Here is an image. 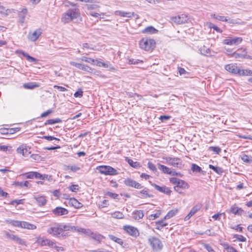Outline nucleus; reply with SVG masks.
<instances>
[{"mask_svg": "<svg viewBox=\"0 0 252 252\" xmlns=\"http://www.w3.org/2000/svg\"><path fill=\"white\" fill-rule=\"evenodd\" d=\"M80 15L79 6L77 4H74L63 14L61 21L64 24L68 23L74 19L78 18Z\"/></svg>", "mask_w": 252, "mask_h": 252, "instance_id": "obj_1", "label": "nucleus"}, {"mask_svg": "<svg viewBox=\"0 0 252 252\" xmlns=\"http://www.w3.org/2000/svg\"><path fill=\"white\" fill-rule=\"evenodd\" d=\"M48 233L58 237H65L68 236V233H63L62 223H55L48 229Z\"/></svg>", "mask_w": 252, "mask_h": 252, "instance_id": "obj_2", "label": "nucleus"}, {"mask_svg": "<svg viewBox=\"0 0 252 252\" xmlns=\"http://www.w3.org/2000/svg\"><path fill=\"white\" fill-rule=\"evenodd\" d=\"M139 44L142 49L149 51L153 50L155 48L156 42L153 39L143 38L139 41Z\"/></svg>", "mask_w": 252, "mask_h": 252, "instance_id": "obj_3", "label": "nucleus"}, {"mask_svg": "<svg viewBox=\"0 0 252 252\" xmlns=\"http://www.w3.org/2000/svg\"><path fill=\"white\" fill-rule=\"evenodd\" d=\"M96 169L101 174L105 175H116L118 174L117 170L110 166H99Z\"/></svg>", "mask_w": 252, "mask_h": 252, "instance_id": "obj_4", "label": "nucleus"}, {"mask_svg": "<svg viewBox=\"0 0 252 252\" xmlns=\"http://www.w3.org/2000/svg\"><path fill=\"white\" fill-rule=\"evenodd\" d=\"M167 164L175 167L181 168L183 166L182 160L178 158L166 157L163 158Z\"/></svg>", "mask_w": 252, "mask_h": 252, "instance_id": "obj_5", "label": "nucleus"}, {"mask_svg": "<svg viewBox=\"0 0 252 252\" xmlns=\"http://www.w3.org/2000/svg\"><path fill=\"white\" fill-rule=\"evenodd\" d=\"M153 250L154 251H160L162 248V244L160 240L155 237H153L148 239Z\"/></svg>", "mask_w": 252, "mask_h": 252, "instance_id": "obj_6", "label": "nucleus"}, {"mask_svg": "<svg viewBox=\"0 0 252 252\" xmlns=\"http://www.w3.org/2000/svg\"><path fill=\"white\" fill-rule=\"evenodd\" d=\"M124 230L129 235L134 237H137L139 235V232L137 228L131 225L124 226Z\"/></svg>", "mask_w": 252, "mask_h": 252, "instance_id": "obj_7", "label": "nucleus"}, {"mask_svg": "<svg viewBox=\"0 0 252 252\" xmlns=\"http://www.w3.org/2000/svg\"><path fill=\"white\" fill-rule=\"evenodd\" d=\"M53 214L56 217H60L67 215L69 211L67 209L62 207H57L56 208L52 210Z\"/></svg>", "mask_w": 252, "mask_h": 252, "instance_id": "obj_8", "label": "nucleus"}, {"mask_svg": "<svg viewBox=\"0 0 252 252\" xmlns=\"http://www.w3.org/2000/svg\"><path fill=\"white\" fill-rule=\"evenodd\" d=\"M70 64L71 65L74 66L80 69H81L82 70L86 71H87L89 72H93V71L94 70V69L92 68L90 66H89L87 65L84 64L77 63L74 62H70Z\"/></svg>", "mask_w": 252, "mask_h": 252, "instance_id": "obj_9", "label": "nucleus"}, {"mask_svg": "<svg viewBox=\"0 0 252 252\" xmlns=\"http://www.w3.org/2000/svg\"><path fill=\"white\" fill-rule=\"evenodd\" d=\"M41 34L40 29H36L34 32H30L28 34V39L32 42L35 41Z\"/></svg>", "mask_w": 252, "mask_h": 252, "instance_id": "obj_10", "label": "nucleus"}, {"mask_svg": "<svg viewBox=\"0 0 252 252\" xmlns=\"http://www.w3.org/2000/svg\"><path fill=\"white\" fill-rule=\"evenodd\" d=\"M18 154H22L24 157L28 156L30 153V148L26 145L22 144L20 145L16 150Z\"/></svg>", "mask_w": 252, "mask_h": 252, "instance_id": "obj_11", "label": "nucleus"}, {"mask_svg": "<svg viewBox=\"0 0 252 252\" xmlns=\"http://www.w3.org/2000/svg\"><path fill=\"white\" fill-rule=\"evenodd\" d=\"M189 188V185L184 180L180 179L176 186L174 187V190L181 193L182 192L180 189H187Z\"/></svg>", "mask_w": 252, "mask_h": 252, "instance_id": "obj_12", "label": "nucleus"}, {"mask_svg": "<svg viewBox=\"0 0 252 252\" xmlns=\"http://www.w3.org/2000/svg\"><path fill=\"white\" fill-rule=\"evenodd\" d=\"M243 40L242 37H235L234 38H227L223 40V43L224 44L233 45H238L241 43Z\"/></svg>", "mask_w": 252, "mask_h": 252, "instance_id": "obj_13", "label": "nucleus"}, {"mask_svg": "<svg viewBox=\"0 0 252 252\" xmlns=\"http://www.w3.org/2000/svg\"><path fill=\"white\" fill-rule=\"evenodd\" d=\"M241 50H242V49ZM240 51V50L239 49L238 50V52H235L233 53V55H232L233 57L236 59L242 58V59H248L252 60V56L248 55L247 54V52L245 49H243V53H240L238 52Z\"/></svg>", "mask_w": 252, "mask_h": 252, "instance_id": "obj_14", "label": "nucleus"}, {"mask_svg": "<svg viewBox=\"0 0 252 252\" xmlns=\"http://www.w3.org/2000/svg\"><path fill=\"white\" fill-rule=\"evenodd\" d=\"M124 184L128 187H133L135 189H141L142 188L141 185L139 183L136 182L135 181L130 179L127 178L124 181Z\"/></svg>", "mask_w": 252, "mask_h": 252, "instance_id": "obj_15", "label": "nucleus"}, {"mask_svg": "<svg viewBox=\"0 0 252 252\" xmlns=\"http://www.w3.org/2000/svg\"><path fill=\"white\" fill-rule=\"evenodd\" d=\"M6 237L7 238H9L10 239H11L16 242L17 243L20 244V245H25V242L24 241L18 237L17 236L15 235L12 233H10L8 232H5Z\"/></svg>", "mask_w": 252, "mask_h": 252, "instance_id": "obj_16", "label": "nucleus"}, {"mask_svg": "<svg viewBox=\"0 0 252 252\" xmlns=\"http://www.w3.org/2000/svg\"><path fill=\"white\" fill-rule=\"evenodd\" d=\"M202 207V205L200 204H198L193 206L189 213L188 214L187 216L185 218V220H188L193 215H194L197 211L200 210Z\"/></svg>", "mask_w": 252, "mask_h": 252, "instance_id": "obj_17", "label": "nucleus"}, {"mask_svg": "<svg viewBox=\"0 0 252 252\" xmlns=\"http://www.w3.org/2000/svg\"><path fill=\"white\" fill-rule=\"evenodd\" d=\"M151 185L154 187L157 190L160 192L164 193L167 195H169L171 192V190L166 186L160 187L155 183H152Z\"/></svg>", "mask_w": 252, "mask_h": 252, "instance_id": "obj_18", "label": "nucleus"}, {"mask_svg": "<svg viewBox=\"0 0 252 252\" xmlns=\"http://www.w3.org/2000/svg\"><path fill=\"white\" fill-rule=\"evenodd\" d=\"M52 141H54V144L56 146H54L48 145V150H53L61 148V147L58 145L60 141L59 139L52 136H48V142Z\"/></svg>", "mask_w": 252, "mask_h": 252, "instance_id": "obj_19", "label": "nucleus"}, {"mask_svg": "<svg viewBox=\"0 0 252 252\" xmlns=\"http://www.w3.org/2000/svg\"><path fill=\"white\" fill-rule=\"evenodd\" d=\"M187 16L185 14H182L173 17L172 21L177 24H182L185 23L187 21Z\"/></svg>", "mask_w": 252, "mask_h": 252, "instance_id": "obj_20", "label": "nucleus"}, {"mask_svg": "<svg viewBox=\"0 0 252 252\" xmlns=\"http://www.w3.org/2000/svg\"><path fill=\"white\" fill-rule=\"evenodd\" d=\"M99 67L102 66L104 68H110V70H115L113 66H112L109 62L103 63L99 61V60H95L94 64Z\"/></svg>", "mask_w": 252, "mask_h": 252, "instance_id": "obj_21", "label": "nucleus"}, {"mask_svg": "<svg viewBox=\"0 0 252 252\" xmlns=\"http://www.w3.org/2000/svg\"><path fill=\"white\" fill-rule=\"evenodd\" d=\"M225 69L228 72L235 74H238L239 72V67L234 64H227L225 66Z\"/></svg>", "mask_w": 252, "mask_h": 252, "instance_id": "obj_22", "label": "nucleus"}, {"mask_svg": "<svg viewBox=\"0 0 252 252\" xmlns=\"http://www.w3.org/2000/svg\"><path fill=\"white\" fill-rule=\"evenodd\" d=\"M28 13V10L27 8H23L22 10L19 12L18 14L19 20L20 24L23 25L25 22L26 16Z\"/></svg>", "mask_w": 252, "mask_h": 252, "instance_id": "obj_23", "label": "nucleus"}, {"mask_svg": "<svg viewBox=\"0 0 252 252\" xmlns=\"http://www.w3.org/2000/svg\"><path fill=\"white\" fill-rule=\"evenodd\" d=\"M62 228L63 233H67L66 231H76V227L75 226H72L69 224H62Z\"/></svg>", "mask_w": 252, "mask_h": 252, "instance_id": "obj_24", "label": "nucleus"}, {"mask_svg": "<svg viewBox=\"0 0 252 252\" xmlns=\"http://www.w3.org/2000/svg\"><path fill=\"white\" fill-rule=\"evenodd\" d=\"M69 204L77 209H79L83 207V204L75 198H71L69 199Z\"/></svg>", "mask_w": 252, "mask_h": 252, "instance_id": "obj_25", "label": "nucleus"}, {"mask_svg": "<svg viewBox=\"0 0 252 252\" xmlns=\"http://www.w3.org/2000/svg\"><path fill=\"white\" fill-rule=\"evenodd\" d=\"M166 220V219H164V218H163L162 219H161L158 221H156L155 222V225L156 226V228L158 230H160L163 227L167 225L168 223L164 221V220Z\"/></svg>", "mask_w": 252, "mask_h": 252, "instance_id": "obj_26", "label": "nucleus"}, {"mask_svg": "<svg viewBox=\"0 0 252 252\" xmlns=\"http://www.w3.org/2000/svg\"><path fill=\"white\" fill-rule=\"evenodd\" d=\"M34 198L36 200L39 206H43L46 203V199L45 196L35 195L34 196Z\"/></svg>", "mask_w": 252, "mask_h": 252, "instance_id": "obj_27", "label": "nucleus"}, {"mask_svg": "<svg viewBox=\"0 0 252 252\" xmlns=\"http://www.w3.org/2000/svg\"><path fill=\"white\" fill-rule=\"evenodd\" d=\"M144 217V213L142 210H137L133 212L132 217L136 220L142 219Z\"/></svg>", "mask_w": 252, "mask_h": 252, "instance_id": "obj_28", "label": "nucleus"}, {"mask_svg": "<svg viewBox=\"0 0 252 252\" xmlns=\"http://www.w3.org/2000/svg\"><path fill=\"white\" fill-rule=\"evenodd\" d=\"M126 160L128 163V164L132 167L135 168H138L141 167L140 164L137 161H134L131 159L126 157Z\"/></svg>", "mask_w": 252, "mask_h": 252, "instance_id": "obj_29", "label": "nucleus"}, {"mask_svg": "<svg viewBox=\"0 0 252 252\" xmlns=\"http://www.w3.org/2000/svg\"><path fill=\"white\" fill-rule=\"evenodd\" d=\"M48 247L52 248H55L58 252L64 251V248L62 247L57 246L56 243L52 241L48 240Z\"/></svg>", "mask_w": 252, "mask_h": 252, "instance_id": "obj_30", "label": "nucleus"}, {"mask_svg": "<svg viewBox=\"0 0 252 252\" xmlns=\"http://www.w3.org/2000/svg\"><path fill=\"white\" fill-rule=\"evenodd\" d=\"M238 75L240 76H252V70L250 69H241L239 68Z\"/></svg>", "mask_w": 252, "mask_h": 252, "instance_id": "obj_31", "label": "nucleus"}, {"mask_svg": "<svg viewBox=\"0 0 252 252\" xmlns=\"http://www.w3.org/2000/svg\"><path fill=\"white\" fill-rule=\"evenodd\" d=\"M20 227L28 229H34L36 228V226L26 221H21Z\"/></svg>", "mask_w": 252, "mask_h": 252, "instance_id": "obj_32", "label": "nucleus"}, {"mask_svg": "<svg viewBox=\"0 0 252 252\" xmlns=\"http://www.w3.org/2000/svg\"><path fill=\"white\" fill-rule=\"evenodd\" d=\"M200 51L201 53V54L207 56H211V51L207 47L203 46V47H201L200 49Z\"/></svg>", "mask_w": 252, "mask_h": 252, "instance_id": "obj_33", "label": "nucleus"}, {"mask_svg": "<svg viewBox=\"0 0 252 252\" xmlns=\"http://www.w3.org/2000/svg\"><path fill=\"white\" fill-rule=\"evenodd\" d=\"M230 212L234 215H241L244 211L240 208L237 207H232L230 210Z\"/></svg>", "mask_w": 252, "mask_h": 252, "instance_id": "obj_34", "label": "nucleus"}, {"mask_svg": "<svg viewBox=\"0 0 252 252\" xmlns=\"http://www.w3.org/2000/svg\"><path fill=\"white\" fill-rule=\"evenodd\" d=\"M116 14L122 17H126L128 18L131 17L134 15L133 12H127L122 11H117Z\"/></svg>", "mask_w": 252, "mask_h": 252, "instance_id": "obj_35", "label": "nucleus"}, {"mask_svg": "<svg viewBox=\"0 0 252 252\" xmlns=\"http://www.w3.org/2000/svg\"><path fill=\"white\" fill-rule=\"evenodd\" d=\"M158 169L162 171L164 173L170 175L171 169L163 165L158 164Z\"/></svg>", "mask_w": 252, "mask_h": 252, "instance_id": "obj_36", "label": "nucleus"}, {"mask_svg": "<svg viewBox=\"0 0 252 252\" xmlns=\"http://www.w3.org/2000/svg\"><path fill=\"white\" fill-rule=\"evenodd\" d=\"M178 213V210L177 209H173L170 211H169L168 213L166 214V215L164 217V219H169L174 216L176 215V214Z\"/></svg>", "mask_w": 252, "mask_h": 252, "instance_id": "obj_37", "label": "nucleus"}, {"mask_svg": "<svg viewBox=\"0 0 252 252\" xmlns=\"http://www.w3.org/2000/svg\"><path fill=\"white\" fill-rule=\"evenodd\" d=\"M108 237L111 240L115 242L121 246H123L124 241L122 239L117 238L113 235H109Z\"/></svg>", "mask_w": 252, "mask_h": 252, "instance_id": "obj_38", "label": "nucleus"}, {"mask_svg": "<svg viewBox=\"0 0 252 252\" xmlns=\"http://www.w3.org/2000/svg\"><path fill=\"white\" fill-rule=\"evenodd\" d=\"M140 193L142 194V197L143 198H152L153 197L152 194L149 193V189H144L141 190Z\"/></svg>", "mask_w": 252, "mask_h": 252, "instance_id": "obj_39", "label": "nucleus"}, {"mask_svg": "<svg viewBox=\"0 0 252 252\" xmlns=\"http://www.w3.org/2000/svg\"><path fill=\"white\" fill-rule=\"evenodd\" d=\"M209 167L219 174H221L223 173V170L221 167L215 166L211 164L209 165Z\"/></svg>", "mask_w": 252, "mask_h": 252, "instance_id": "obj_40", "label": "nucleus"}, {"mask_svg": "<svg viewBox=\"0 0 252 252\" xmlns=\"http://www.w3.org/2000/svg\"><path fill=\"white\" fill-rule=\"evenodd\" d=\"M158 31L155 29L152 26H150L146 28L143 31V33H154L157 32Z\"/></svg>", "mask_w": 252, "mask_h": 252, "instance_id": "obj_41", "label": "nucleus"}, {"mask_svg": "<svg viewBox=\"0 0 252 252\" xmlns=\"http://www.w3.org/2000/svg\"><path fill=\"white\" fill-rule=\"evenodd\" d=\"M191 170L193 172L196 173H200L203 172L200 167L194 163H193L191 165Z\"/></svg>", "mask_w": 252, "mask_h": 252, "instance_id": "obj_42", "label": "nucleus"}, {"mask_svg": "<svg viewBox=\"0 0 252 252\" xmlns=\"http://www.w3.org/2000/svg\"><path fill=\"white\" fill-rule=\"evenodd\" d=\"M90 233L91 234H90V235L89 236H91L92 238H93V239H94L96 240H101L103 238V236L101 235L96 233H94V232H92V231H91Z\"/></svg>", "mask_w": 252, "mask_h": 252, "instance_id": "obj_43", "label": "nucleus"}, {"mask_svg": "<svg viewBox=\"0 0 252 252\" xmlns=\"http://www.w3.org/2000/svg\"><path fill=\"white\" fill-rule=\"evenodd\" d=\"M211 17L218 20L219 21H223V22H227L228 19L226 17L220 15H216L215 14H211Z\"/></svg>", "mask_w": 252, "mask_h": 252, "instance_id": "obj_44", "label": "nucleus"}, {"mask_svg": "<svg viewBox=\"0 0 252 252\" xmlns=\"http://www.w3.org/2000/svg\"><path fill=\"white\" fill-rule=\"evenodd\" d=\"M113 218L115 219H123L124 218V214L120 212H115L111 214Z\"/></svg>", "mask_w": 252, "mask_h": 252, "instance_id": "obj_45", "label": "nucleus"}, {"mask_svg": "<svg viewBox=\"0 0 252 252\" xmlns=\"http://www.w3.org/2000/svg\"><path fill=\"white\" fill-rule=\"evenodd\" d=\"M76 231L85 234L87 236H89L90 234H91V230L89 229H85L83 228H79L77 229H76Z\"/></svg>", "mask_w": 252, "mask_h": 252, "instance_id": "obj_46", "label": "nucleus"}, {"mask_svg": "<svg viewBox=\"0 0 252 252\" xmlns=\"http://www.w3.org/2000/svg\"><path fill=\"white\" fill-rule=\"evenodd\" d=\"M241 159L245 162L251 163L252 162V158L246 154H243L242 156Z\"/></svg>", "mask_w": 252, "mask_h": 252, "instance_id": "obj_47", "label": "nucleus"}, {"mask_svg": "<svg viewBox=\"0 0 252 252\" xmlns=\"http://www.w3.org/2000/svg\"><path fill=\"white\" fill-rule=\"evenodd\" d=\"M81 60L84 62H85L86 63H90L93 64H94L95 63V60L91 58H88L85 56L82 57L81 58Z\"/></svg>", "mask_w": 252, "mask_h": 252, "instance_id": "obj_48", "label": "nucleus"}, {"mask_svg": "<svg viewBox=\"0 0 252 252\" xmlns=\"http://www.w3.org/2000/svg\"><path fill=\"white\" fill-rule=\"evenodd\" d=\"M87 11H92L93 9H97L99 8V6L97 4H87Z\"/></svg>", "mask_w": 252, "mask_h": 252, "instance_id": "obj_49", "label": "nucleus"}, {"mask_svg": "<svg viewBox=\"0 0 252 252\" xmlns=\"http://www.w3.org/2000/svg\"><path fill=\"white\" fill-rule=\"evenodd\" d=\"M22 54L23 55V56L24 57L26 58L27 60H28L31 62H34L36 61V59L35 58L30 56L28 53H27L25 52L22 51Z\"/></svg>", "mask_w": 252, "mask_h": 252, "instance_id": "obj_50", "label": "nucleus"}, {"mask_svg": "<svg viewBox=\"0 0 252 252\" xmlns=\"http://www.w3.org/2000/svg\"><path fill=\"white\" fill-rule=\"evenodd\" d=\"M161 214V211L160 210H158L156 213L154 214H151L149 216V218L150 220H155L157 218H158Z\"/></svg>", "mask_w": 252, "mask_h": 252, "instance_id": "obj_51", "label": "nucleus"}, {"mask_svg": "<svg viewBox=\"0 0 252 252\" xmlns=\"http://www.w3.org/2000/svg\"><path fill=\"white\" fill-rule=\"evenodd\" d=\"M208 150L213 151L216 154H219L221 152V149L219 147H209Z\"/></svg>", "mask_w": 252, "mask_h": 252, "instance_id": "obj_52", "label": "nucleus"}, {"mask_svg": "<svg viewBox=\"0 0 252 252\" xmlns=\"http://www.w3.org/2000/svg\"><path fill=\"white\" fill-rule=\"evenodd\" d=\"M62 120L60 118L48 119V125H53L56 123H60Z\"/></svg>", "mask_w": 252, "mask_h": 252, "instance_id": "obj_53", "label": "nucleus"}, {"mask_svg": "<svg viewBox=\"0 0 252 252\" xmlns=\"http://www.w3.org/2000/svg\"><path fill=\"white\" fill-rule=\"evenodd\" d=\"M10 12V9H5V8L0 4V13L4 15H8L9 13Z\"/></svg>", "mask_w": 252, "mask_h": 252, "instance_id": "obj_54", "label": "nucleus"}, {"mask_svg": "<svg viewBox=\"0 0 252 252\" xmlns=\"http://www.w3.org/2000/svg\"><path fill=\"white\" fill-rule=\"evenodd\" d=\"M234 238H235L240 242H244L246 241V238L241 235L235 234L234 235Z\"/></svg>", "mask_w": 252, "mask_h": 252, "instance_id": "obj_55", "label": "nucleus"}, {"mask_svg": "<svg viewBox=\"0 0 252 252\" xmlns=\"http://www.w3.org/2000/svg\"><path fill=\"white\" fill-rule=\"evenodd\" d=\"M37 86L32 83H26L24 85L25 88L28 89H32L37 87Z\"/></svg>", "mask_w": 252, "mask_h": 252, "instance_id": "obj_56", "label": "nucleus"}, {"mask_svg": "<svg viewBox=\"0 0 252 252\" xmlns=\"http://www.w3.org/2000/svg\"><path fill=\"white\" fill-rule=\"evenodd\" d=\"M24 202V199H15L11 201L10 204L11 205H19L23 204Z\"/></svg>", "mask_w": 252, "mask_h": 252, "instance_id": "obj_57", "label": "nucleus"}, {"mask_svg": "<svg viewBox=\"0 0 252 252\" xmlns=\"http://www.w3.org/2000/svg\"><path fill=\"white\" fill-rule=\"evenodd\" d=\"M67 168L68 169H70L73 172H76L80 169L79 166L75 165L68 166Z\"/></svg>", "mask_w": 252, "mask_h": 252, "instance_id": "obj_58", "label": "nucleus"}, {"mask_svg": "<svg viewBox=\"0 0 252 252\" xmlns=\"http://www.w3.org/2000/svg\"><path fill=\"white\" fill-rule=\"evenodd\" d=\"M69 189L72 191L76 192L78 190H79V187L77 185H72L69 187Z\"/></svg>", "mask_w": 252, "mask_h": 252, "instance_id": "obj_59", "label": "nucleus"}, {"mask_svg": "<svg viewBox=\"0 0 252 252\" xmlns=\"http://www.w3.org/2000/svg\"><path fill=\"white\" fill-rule=\"evenodd\" d=\"M148 167L150 170H152L153 172H156L157 171V169L155 165L151 162H148Z\"/></svg>", "mask_w": 252, "mask_h": 252, "instance_id": "obj_60", "label": "nucleus"}, {"mask_svg": "<svg viewBox=\"0 0 252 252\" xmlns=\"http://www.w3.org/2000/svg\"><path fill=\"white\" fill-rule=\"evenodd\" d=\"M83 92L81 89H79L76 92H75L74 94V96L75 97H81L83 96Z\"/></svg>", "mask_w": 252, "mask_h": 252, "instance_id": "obj_61", "label": "nucleus"}, {"mask_svg": "<svg viewBox=\"0 0 252 252\" xmlns=\"http://www.w3.org/2000/svg\"><path fill=\"white\" fill-rule=\"evenodd\" d=\"M105 195L109 196L110 197L113 199H118L119 195L118 194L112 193L111 192H107Z\"/></svg>", "mask_w": 252, "mask_h": 252, "instance_id": "obj_62", "label": "nucleus"}, {"mask_svg": "<svg viewBox=\"0 0 252 252\" xmlns=\"http://www.w3.org/2000/svg\"><path fill=\"white\" fill-rule=\"evenodd\" d=\"M203 247L208 252H216L209 244H205L203 245Z\"/></svg>", "mask_w": 252, "mask_h": 252, "instance_id": "obj_63", "label": "nucleus"}, {"mask_svg": "<svg viewBox=\"0 0 252 252\" xmlns=\"http://www.w3.org/2000/svg\"><path fill=\"white\" fill-rule=\"evenodd\" d=\"M108 205V200H104L99 203V206L102 208L106 207Z\"/></svg>", "mask_w": 252, "mask_h": 252, "instance_id": "obj_64", "label": "nucleus"}]
</instances>
